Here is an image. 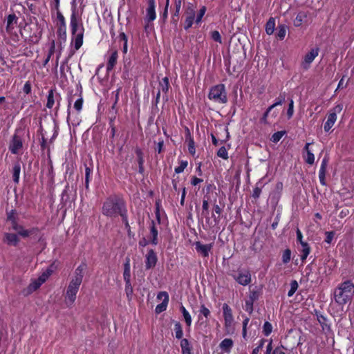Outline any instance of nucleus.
Listing matches in <instances>:
<instances>
[{
  "instance_id": "f257e3e1",
  "label": "nucleus",
  "mask_w": 354,
  "mask_h": 354,
  "mask_svg": "<svg viewBox=\"0 0 354 354\" xmlns=\"http://www.w3.org/2000/svg\"><path fill=\"white\" fill-rule=\"evenodd\" d=\"M127 209L123 198L119 195L113 194L107 197L102 204V213L103 215L115 218Z\"/></svg>"
},
{
  "instance_id": "f03ea898",
  "label": "nucleus",
  "mask_w": 354,
  "mask_h": 354,
  "mask_svg": "<svg viewBox=\"0 0 354 354\" xmlns=\"http://www.w3.org/2000/svg\"><path fill=\"white\" fill-rule=\"evenodd\" d=\"M208 98L218 104H226L227 102V92L223 84H218L210 88Z\"/></svg>"
},
{
  "instance_id": "7ed1b4c3",
  "label": "nucleus",
  "mask_w": 354,
  "mask_h": 354,
  "mask_svg": "<svg viewBox=\"0 0 354 354\" xmlns=\"http://www.w3.org/2000/svg\"><path fill=\"white\" fill-rule=\"evenodd\" d=\"M22 130L21 129H17L14 135L12 137L9 145V150L12 154H17L19 152V150L23 147V139Z\"/></svg>"
},
{
  "instance_id": "20e7f679",
  "label": "nucleus",
  "mask_w": 354,
  "mask_h": 354,
  "mask_svg": "<svg viewBox=\"0 0 354 354\" xmlns=\"http://www.w3.org/2000/svg\"><path fill=\"white\" fill-rule=\"evenodd\" d=\"M343 109V105L337 104L327 115V120L324 123V129L325 132H329L337 120V114L339 113Z\"/></svg>"
},
{
  "instance_id": "39448f33",
  "label": "nucleus",
  "mask_w": 354,
  "mask_h": 354,
  "mask_svg": "<svg viewBox=\"0 0 354 354\" xmlns=\"http://www.w3.org/2000/svg\"><path fill=\"white\" fill-rule=\"evenodd\" d=\"M80 285L81 283L70 281L65 295V302L68 306H71L75 302Z\"/></svg>"
},
{
  "instance_id": "423d86ee",
  "label": "nucleus",
  "mask_w": 354,
  "mask_h": 354,
  "mask_svg": "<svg viewBox=\"0 0 354 354\" xmlns=\"http://www.w3.org/2000/svg\"><path fill=\"white\" fill-rule=\"evenodd\" d=\"M234 280L242 286H247L251 282V274L248 270H239L237 274H234Z\"/></svg>"
},
{
  "instance_id": "0eeeda50",
  "label": "nucleus",
  "mask_w": 354,
  "mask_h": 354,
  "mask_svg": "<svg viewBox=\"0 0 354 354\" xmlns=\"http://www.w3.org/2000/svg\"><path fill=\"white\" fill-rule=\"evenodd\" d=\"M158 261V257L153 249H149L145 256V269L150 270L154 268Z\"/></svg>"
},
{
  "instance_id": "6e6552de",
  "label": "nucleus",
  "mask_w": 354,
  "mask_h": 354,
  "mask_svg": "<svg viewBox=\"0 0 354 354\" xmlns=\"http://www.w3.org/2000/svg\"><path fill=\"white\" fill-rule=\"evenodd\" d=\"M162 297H164L162 301L157 305L155 309L156 313L158 314L166 310L169 303V295L167 292L162 291L158 294L157 298L158 299H161Z\"/></svg>"
},
{
  "instance_id": "1a4fd4ad",
  "label": "nucleus",
  "mask_w": 354,
  "mask_h": 354,
  "mask_svg": "<svg viewBox=\"0 0 354 354\" xmlns=\"http://www.w3.org/2000/svg\"><path fill=\"white\" fill-rule=\"evenodd\" d=\"M319 48H313L308 52L304 58L302 62V67L304 69H308L310 65V64L313 62L315 58L318 55L319 53Z\"/></svg>"
},
{
  "instance_id": "9d476101",
  "label": "nucleus",
  "mask_w": 354,
  "mask_h": 354,
  "mask_svg": "<svg viewBox=\"0 0 354 354\" xmlns=\"http://www.w3.org/2000/svg\"><path fill=\"white\" fill-rule=\"evenodd\" d=\"M335 301L339 304L344 306L351 299V295H348L342 290L337 288L334 292Z\"/></svg>"
},
{
  "instance_id": "9b49d317",
  "label": "nucleus",
  "mask_w": 354,
  "mask_h": 354,
  "mask_svg": "<svg viewBox=\"0 0 354 354\" xmlns=\"http://www.w3.org/2000/svg\"><path fill=\"white\" fill-rule=\"evenodd\" d=\"M259 294L257 291H250L249 298L245 301V305L244 309L249 314H252L253 312V304L259 299Z\"/></svg>"
},
{
  "instance_id": "f8f14e48",
  "label": "nucleus",
  "mask_w": 354,
  "mask_h": 354,
  "mask_svg": "<svg viewBox=\"0 0 354 354\" xmlns=\"http://www.w3.org/2000/svg\"><path fill=\"white\" fill-rule=\"evenodd\" d=\"M156 1L155 0H148V7L147 8V15L145 21L148 22L153 21L156 18Z\"/></svg>"
},
{
  "instance_id": "ddd939ff",
  "label": "nucleus",
  "mask_w": 354,
  "mask_h": 354,
  "mask_svg": "<svg viewBox=\"0 0 354 354\" xmlns=\"http://www.w3.org/2000/svg\"><path fill=\"white\" fill-rule=\"evenodd\" d=\"M212 248V244H203L200 241L195 243V249L196 252L201 254L203 257H207L209 256V252Z\"/></svg>"
},
{
  "instance_id": "4468645a",
  "label": "nucleus",
  "mask_w": 354,
  "mask_h": 354,
  "mask_svg": "<svg viewBox=\"0 0 354 354\" xmlns=\"http://www.w3.org/2000/svg\"><path fill=\"white\" fill-rule=\"evenodd\" d=\"M39 229L37 227H33L30 229L26 230L24 228L21 233V236L23 238H27L28 236H32L37 239V241H40L41 237L39 236Z\"/></svg>"
},
{
  "instance_id": "2eb2a0df",
  "label": "nucleus",
  "mask_w": 354,
  "mask_h": 354,
  "mask_svg": "<svg viewBox=\"0 0 354 354\" xmlns=\"http://www.w3.org/2000/svg\"><path fill=\"white\" fill-rule=\"evenodd\" d=\"M149 230H150L151 243L153 245H156L158 243V229L156 227L154 221H151Z\"/></svg>"
},
{
  "instance_id": "dca6fc26",
  "label": "nucleus",
  "mask_w": 354,
  "mask_h": 354,
  "mask_svg": "<svg viewBox=\"0 0 354 354\" xmlns=\"http://www.w3.org/2000/svg\"><path fill=\"white\" fill-rule=\"evenodd\" d=\"M84 28L82 24L80 25V31L74 35V47L75 50H78L82 46Z\"/></svg>"
},
{
  "instance_id": "f3484780",
  "label": "nucleus",
  "mask_w": 354,
  "mask_h": 354,
  "mask_svg": "<svg viewBox=\"0 0 354 354\" xmlns=\"http://www.w3.org/2000/svg\"><path fill=\"white\" fill-rule=\"evenodd\" d=\"M86 268V265L84 263L80 264L75 270V276L72 279L71 281L82 283L83 277H84V270Z\"/></svg>"
},
{
  "instance_id": "a211bd4d",
  "label": "nucleus",
  "mask_w": 354,
  "mask_h": 354,
  "mask_svg": "<svg viewBox=\"0 0 354 354\" xmlns=\"http://www.w3.org/2000/svg\"><path fill=\"white\" fill-rule=\"evenodd\" d=\"M337 288L351 295L352 292H354V284L351 281L347 280L341 283Z\"/></svg>"
},
{
  "instance_id": "6ab92c4d",
  "label": "nucleus",
  "mask_w": 354,
  "mask_h": 354,
  "mask_svg": "<svg viewBox=\"0 0 354 354\" xmlns=\"http://www.w3.org/2000/svg\"><path fill=\"white\" fill-rule=\"evenodd\" d=\"M70 25L71 27L72 35H75L80 31V26L78 25V21L75 10L73 11L71 16Z\"/></svg>"
},
{
  "instance_id": "aec40b11",
  "label": "nucleus",
  "mask_w": 354,
  "mask_h": 354,
  "mask_svg": "<svg viewBox=\"0 0 354 354\" xmlns=\"http://www.w3.org/2000/svg\"><path fill=\"white\" fill-rule=\"evenodd\" d=\"M223 313L225 324H231L233 321V315L231 308L227 304L223 305Z\"/></svg>"
},
{
  "instance_id": "412c9836",
  "label": "nucleus",
  "mask_w": 354,
  "mask_h": 354,
  "mask_svg": "<svg viewBox=\"0 0 354 354\" xmlns=\"http://www.w3.org/2000/svg\"><path fill=\"white\" fill-rule=\"evenodd\" d=\"M118 57V51L117 50L113 51L111 56L109 58V60H108V62L106 64V71L107 72H110L113 70V68H114V66H115V64L117 63Z\"/></svg>"
},
{
  "instance_id": "4be33fe9",
  "label": "nucleus",
  "mask_w": 354,
  "mask_h": 354,
  "mask_svg": "<svg viewBox=\"0 0 354 354\" xmlns=\"http://www.w3.org/2000/svg\"><path fill=\"white\" fill-rule=\"evenodd\" d=\"M5 241L10 245L17 246L19 242L17 234L14 233H6Z\"/></svg>"
},
{
  "instance_id": "5701e85b",
  "label": "nucleus",
  "mask_w": 354,
  "mask_h": 354,
  "mask_svg": "<svg viewBox=\"0 0 354 354\" xmlns=\"http://www.w3.org/2000/svg\"><path fill=\"white\" fill-rule=\"evenodd\" d=\"M180 347L182 350V354H192V346L187 339H181Z\"/></svg>"
},
{
  "instance_id": "b1692460",
  "label": "nucleus",
  "mask_w": 354,
  "mask_h": 354,
  "mask_svg": "<svg viewBox=\"0 0 354 354\" xmlns=\"http://www.w3.org/2000/svg\"><path fill=\"white\" fill-rule=\"evenodd\" d=\"M186 139L188 141V151L192 155H194L196 150L194 146V138L191 136L190 131L188 128L186 129Z\"/></svg>"
},
{
  "instance_id": "393cba45",
  "label": "nucleus",
  "mask_w": 354,
  "mask_h": 354,
  "mask_svg": "<svg viewBox=\"0 0 354 354\" xmlns=\"http://www.w3.org/2000/svg\"><path fill=\"white\" fill-rule=\"evenodd\" d=\"M311 143L307 142L304 148V150L306 151V157L305 161L309 165H313L315 162V156L309 149V146Z\"/></svg>"
},
{
  "instance_id": "a878e982",
  "label": "nucleus",
  "mask_w": 354,
  "mask_h": 354,
  "mask_svg": "<svg viewBox=\"0 0 354 354\" xmlns=\"http://www.w3.org/2000/svg\"><path fill=\"white\" fill-rule=\"evenodd\" d=\"M180 310L183 314L187 326L189 329L192 322V317L189 313L186 310V308L183 304H181L180 306Z\"/></svg>"
},
{
  "instance_id": "bb28decb",
  "label": "nucleus",
  "mask_w": 354,
  "mask_h": 354,
  "mask_svg": "<svg viewBox=\"0 0 354 354\" xmlns=\"http://www.w3.org/2000/svg\"><path fill=\"white\" fill-rule=\"evenodd\" d=\"M123 277L124 280L131 279V266L129 257L125 258V262L124 263Z\"/></svg>"
},
{
  "instance_id": "cd10ccee",
  "label": "nucleus",
  "mask_w": 354,
  "mask_h": 354,
  "mask_svg": "<svg viewBox=\"0 0 354 354\" xmlns=\"http://www.w3.org/2000/svg\"><path fill=\"white\" fill-rule=\"evenodd\" d=\"M17 17L15 14H10L7 17V24H6V31L10 32L13 29L12 25L14 24H17Z\"/></svg>"
},
{
  "instance_id": "c85d7f7f",
  "label": "nucleus",
  "mask_w": 354,
  "mask_h": 354,
  "mask_svg": "<svg viewBox=\"0 0 354 354\" xmlns=\"http://www.w3.org/2000/svg\"><path fill=\"white\" fill-rule=\"evenodd\" d=\"M219 346L222 350L229 353L233 346V341L232 339L225 338L220 343Z\"/></svg>"
},
{
  "instance_id": "c756f323",
  "label": "nucleus",
  "mask_w": 354,
  "mask_h": 354,
  "mask_svg": "<svg viewBox=\"0 0 354 354\" xmlns=\"http://www.w3.org/2000/svg\"><path fill=\"white\" fill-rule=\"evenodd\" d=\"M55 91L54 89H50L48 91V95H47V103H46V107L48 109H52L53 106L55 104Z\"/></svg>"
},
{
  "instance_id": "7c9ffc66",
  "label": "nucleus",
  "mask_w": 354,
  "mask_h": 354,
  "mask_svg": "<svg viewBox=\"0 0 354 354\" xmlns=\"http://www.w3.org/2000/svg\"><path fill=\"white\" fill-rule=\"evenodd\" d=\"M20 171H21L20 164L19 162H15L12 167V179L15 183H19Z\"/></svg>"
},
{
  "instance_id": "2f4dec72",
  "label": "nucleus",
  "mask_w": 354,
  "mask_h": 354,
  "mask_svg": "<svg viewBox=\"0 0 354 354\" xmlns=\"http://www.w3.org/2000/svg\"><path fill=\"white\" fill-rule=\"evenodd\" d=\"M266 32L268 35H272L275 29V19L270 17L266 24Z\"/></svg>"
},
{
  "instance_id": "473e14b6",
  "label": "nucleus",
  "mask_w": 354,
  "mask_h": 354,
  "mask_svg": "<svg viewBox=\"0 0 354 354\" xmlns=\"http://www.w3.org/2000/svg\"><path fill=\"white\" fill-rule=\"evenodd\" d=\"M206 196H205L203 200V205H202V214L205 216L206 218L207 223L209 221V203H208V198L206 199Z\"/></svg>"
},
{
  "instance_id": "72a5a7b5",
  "label": "nucleus",
  "mask_w": 354,
  "mask_h": 354,
  "mask_svg": "<svg viewBox=\"0 0 354 354\" xmlns=\"http://www.w3.org/2000/svg\"><path fill=\"white\" fill-rule=\"evenodd\" d=\"M306 18H307L306 12H305L304 11L299 12L297 14L296 18L294 19V21H293L294 26L296 27L300 26L302 24L303 21Z\"/></svg>"
},
{
  "instance_id": "f704fd0d",
  "label": "nucleus",
  "mask_w": 354,
  "mask_h": 354,
  "mask_svg": "<svg viewBox=\"0 0 354 354\" xmlns=\"http://www.w3.org/2000/svg\"><path fill=\"white\" fill-rule=\"evenodd\" d=\"M301 247H302V249H301V260L302 261H304L310 252V247L308 245V243L306 242L301 243Z\"/></svg>"
},
{
  "instance_id": "c9c22d12",
  "label": "nucleus",
  "mask_w": 354,
  "mask_h": 354,
  "mask_svg": "<svg viewBox=\"0 0 354 354\" xmlns=\"http://www.w3.org/2000/svg\"><path fill=\"white\" fill-rule=\"evenodd\" d=\"M316 315H317V321L320 324L322 329L323 330L330 329V326L327 324L326 317L322 314H319L317 312H316Z\"/></svg>"
},
{
  "instance_id": "e433bc0d",
  "label": "nucleus",
  "mask_w": 354,
  "mask_h": 354,
  "mask_svg": "<svg viewBox=\"0 0 354 354\" xmlns=\"http://www.w3.org/2000/svg\"><path fill=\"white\" fill-rule=\"evenodd\" d=\"M175 337L178 339H183V332L181 324L179 322L174 323Z\"/></svg>"
},
{
  "instance_id": "4c0bfd02",
  "label": "nucleus",
  "mask_w": 354,
  "mask_h": 354,
  "mask_svg": "<svg viewBox=\"0 0 354 354\" xmlns=\"http://www.w3.org/2000/svg\"><path fill=\"white\" fill-rule=\"evenodd\" d=\"M85 166V188L86 189H88L89 182H90V176L93 173V169L88 167L86 164Z\"/></svg>"
},
{
  "instance_id": "58836bf2",
  "label": "nucleus",
  "mask_w": 354,
  "mask_h": 354,
  "mask_svg": "<svg viewBox=\"0 0 354 354\" xmlns=\"http://www.w3.org/2000/svg\"><path fill=\"white\" fill-rule=\"evenodd\" d=\"M263 185L261 182H259L256 184L255 187L253 189V192L252 194V197L254 198L255 200H257L261 194Z\"/></svg>"
},
{
  "instance_id": "ea45409f",
  "label": "nucleus",
  "mask_w": 354,
  "mask_h": 354,
  "mask_svg": "<svg viewBox=\"0 0 354 354\" xmlns=\"http://www.w3.org/2000/svg\"><path fill=\"white\" fill-rule=\"evenodd\" d=\"M287 26L284 24H279L277 28V36L280 40H283L286 36Z\"/></svg>"
},
{
  "instance_id": "a19ab883",
  "label": "nucleus",
  "mask_w": 354,
  "mask_h": 354,
  "mask_svg": "<svg viewBox=\"0 0 354 354\" xmlns=\"http://www.w3.org/2000/svg\"><path fill=\"white\" fill-rule=\"evenodd\" d=\"M42 283L37 279L32 281L28 286V292L31 293L37 290Z\"/></svg>"
},
{
  "instance_id": "79ce46f5",
  "label": "nucleus",
  "mask_w": 354,
  "mask_h": 354,
  "mask_svg": "<svg viewBox=\"0 0 354 354\" xmlns=\"http://www.w3.org/2000/svg\"><path fill=\"white\" fill-rule=\"evenodd\" d=\"M159 86L160 88L159 90L162 91L164 93H167L169 91V84L168 77H165L162 78V81L160 82Z\"/></svg>"
},
{
  "instance_id": "37998d69",
  "label": "nucleus",
  "mask_w": 354,
  "mask_h": 354,
  "mask_svg": "<svg viewBox=\"0 0 354 354\" xmlns=\"http://www.w3.org/2000/svg\"><path fill=\"white\" fill-rule=\"evenodd\" d=\"M214 211L216 214H217L218 216L216 217L215 216V214L213 213L212 216L214 218V221L215 222V223H218L219 221H220V214L222 213V209L221 207L217 205V204H214Z\"/></svg>"
},
{
  "instance_id": "c03bdc74",
  "label": "nucleus",
  "mask_w": 354,
  "mask_h": 354,
  "mask_svg": "<svg viewBox=\"0 0 354 354\" xmlns=\"http://www.w3.org/2000/svg\"><path fill=\"white\" fill-rule=\"evenodd\" d=\"M135 151H136V154L137 156V160H138V166L144 165V162H145L144 153H143L142 149L137 147Z\"/></svg>"
},
{
  "instance_id": "a18cd8bd",
  "label": "nucleus",
  "mask_w": 354,
  "mask_h": 354,
  "mask_svg": "<svg viewBox=\"0 0 354 354\" xmlns=\"http://www.w3.org/2000/svg\"><path fill=\"white\" fill-rule=\"evenodd\" d=\"M285 133V131H277L272 134L270 140L274 143H277L281 139V138Z\"/></svg>"
},
{
  "instance_id": "49530a36",
  "label": "nucleus",
  "mask_w": 354,
  "mask_h": 354,
  "mask_svg": "<svg viewBox=\"0 0 354 354\" xmlns=\"http://www.w3.org/2000/svg\"><path fill=\"white\" fill-rule=\"evenodd\" d=\"M285 102V94L281 93L279 96L275 100V102L270 106V109H273L274 107L281 105Z\"/></svg>"
},
{
  "instance_id": "de8ad7c7",
  "label": "nucleus",
  "mask_w": 354,
  "mask_h": 354,
  "mask_svg": "<svg viewBox=\"0 0 354 354\" xmlns=\"http://www.w3.org/2000/svg\"><path fill=\"white\" fill-rule=\"evenodd\" d=\"M299 287L298 283L296 280H292L290 282V289L288 292V296L292 297L297 291Z\"/></svg>"
},
{
  "instance_id": "09e8293b",
  "label": "nucleus",
  "mask_w": 354,
  "mask_h": 354,
  "mask_svg": "<svg viewBox=\"0 0 354 354\" xmlns=\"http://www.w3.org/2000/svg\"><path fill=\"white\" fill-rule=\"evenodd\" d=\"M125 292L128 298H130L133 294V287L131 283V279L124 280Z\"/></svg>"
},
{
  "instance_id": "8fccbe9b",
  "label": "nucleus",
  "mask_w": 354,
  "mask_h": 354,
  "mask_svg": "<svg viewBox=\"0 0 354 354\" xmlns=\"http://www.w3.org/2000/svg\"><path fill=\"white\" fill-rule=\"evenodd\" d=\"M57 19L60 24L59 30H62V28H64V29L65 30L66 29L65 18L59 10H57Z\"/></svg>"
},
{
  "instance_id": "3c124183",
  "label": "nucleus",
  "mask_w": 354,
  "mask_h": 354,
  "mask_svg": "<svg viewBox=\"0 0 354 354\" xmlns=\"http://www.w3.org/2000/svg\"><path fill=\"white\" fill-rule=\"evenodd\" d=\"M217 156L224 160H227L229 158L227 151L224 146L219 148L217 151Z\"/></svg>"
},
{
  "instance_id": "603ef678",
  "label": "nucleus",
  "mask_w": 354,
  "mask_h": 354,
  "mask_svg": "<svg viewBox=\"0 0 354 354\" xmlns=\"http://www.w3.org/2000/svg\"><path fill=\"white\" fill-rule=\"evenodd\" d=\"M272 331V326L269 322H266L263 326V333L266 336H268Z\"/></svg>"
},
{
  "instance_id": "864d4df0",
  "label": "nucleus",
  "mask_w": 354,
  "mask_h": 354,
  "mask_svg": "<svg viewBox=\"0 0 354 354\" xmlns=\"http://www.w3.org/2000/svg\"><path fill=\"white\" fill-rule=\"evenodd\" d=\"M291 259V250L290 249H286L282 254V261L283 263H288Z\"/></svg>"
},
{
  "instance_id": "5fc2aeb1",
  "label": "nucleus",
  "mask_w": 354,
  "mask_h": 354,
  "mask_svg": "<svg viewBox=\"0 0 354 354\" xmlns=\"http://www.w3.org/2000/svg\"><path fill=\"white\" fill-rule=\"evenodd\" d=\"M194 18H195L194 16H190V15H187V17L185 20V25H184V28L185 30H188L189 28L192 27V26L194 23Z\"/></svg>"
},
{
  "instance_id": "6e6d98bb",
  "label": "nucleus",
  "mask_w": 354,
  "mask_h": 354,
  "mask_svg": "<svg viewBox=\"0 0 354 354\" xmlns=\"http://www.w3.org/2000/svg\"><path fill=\"white\" fill-rule=\"evenodd\" d=\"M69 189H70L69 185H67L62 193L61 200H62V202L64 203H66L69 200V195H68Z\"/></svg>"
},
{
  "instance_id": "4d7b16f0",
  "label": "nucleus",
  "mask_w": 354,
  "mask_h": 354,
  "mask_svg": "<svg viewBox=\"0 0 354 354\" xmlns=\"http://www.w3.org/2000/svg\"><path fill=\"white\" fill-rule=\"evenodd\" d=\"M11 224L12 230L16 231L18 235L21 236V233L24 230V227L21 225H19L17 220L12 221V223Z\"/></svg>"
},
{
  "instance_id": "13d9d810",
  "label": "nucleus",
  "mask_w": 354,
  "mask_h": 354,
  "mask_svg": "<svg viewBox=\"0 0 354 354\" xmlns=\"http://www.w3.org/2000/svg\"><path fill=\"white\" fill-rule=\"evenodd\" d=\"M211 38L219 44H222V38L218 30H213L211 32Z\"/></svg>"
},
{
  "instance_id": "bf43d9fd",
  "label": "nucleus",
  "mask_w": 354,
  "mask_h": 354,
  "mask_svg": "<svg viewBox=\"0 0 354 354\" xmlns=\"http://www.w3.org/2000/svg\"><path fill=\"white\" fill-rule=\"evenodd\" d=\"M188 162L187 160H181L180 162V165L175 168V172L176 174L182 173L184 169L187 167Z\"/></svg>"
},
{
  "instance_id": "052dcab7",
  "label": "nucleus",
  "mask_w": 354,
  "mask_h": 354,
  "mask_svg": "<svg viewBox=\"0 0 354 354\" xmlns=\"http://www.w3.org/2000/svg\"><path fill=\"white\" fill-rule=\"evenodd\" d=\"M180 11L174 10V12L171 15V23L174 24V27L176 28L178 21L179 19Z\"/></svg>"
},
{
  "instance_id": "680f3d73",
  "label": "nucleus",
  "mask_w": 354,
  "mask_h": 354,
  "mask_svg": "<svg viewBox=\"0 0 354 354\" xmlns=\"http://www.w3.org/2000/svg\"><path fill=\"white\" fill-rule=\"evenodd\" d=\"M250 321V318L246 317L243 321V329H242V335L243 337L246 339H247V326Z\"/></svg>"
},
{
  "instance_id": "e2e57ef3",
  "label": "nucleus",
  "mask_w": 354,
  "mask_h": 354,
  "mask_svg": "<svg viewBox=\"0 0 354 354\" xmlns=\"http://www.w3.org/2000/svg\"><path fill=\"white\" fill-rule=\"evenodd\" d=\"M293 113H294V102L291 99L290 100V102H289V104H288V110H287L288 118L290 119L292 117Z\"/></svg>"
},
{
  "instance_id": "0e129e2a",
  "label": "nucleus",
  "mask_w": 354,
  "mask_h": 354,
  "mask_svg": "<svg viewBox=\"0 0 354 354\" xmlns=\"http://www.w3.org/2000/svg\"><path fill=\"white\" fill-rule=\"evenodd\" d=\"M326 239L325 242L328 244H330L335 236V232L333 231H327L325 232Z\"/></svg>"
},
{
  "instance_id": "69168bd1",
  "label": "nucleus",
  "mask_w": 354,
  "mask_h": 354,
  "mask_svg": "<svg viewBox=\"0 0 354 354\" xmlns=\"http://www.w3.org/2000/svg\"><path fill=\"white\" fill-rule=\"evenodd\" d=\"M205 12H206V7L205 6H203L200 9V10H199V12H198V15L196 16V24H199L201 21V19L203 17Z\"/></svg>"
},
{
  "instance_id": "338daca9",
  "label": "nucleus",
  "mask_w": 354,
  "mask_h": 354,
  "mask_svg": "<svg viewBox=\"0 0 354 354\" xmlns=\"http://www.w3.org/2000/svg\"><path fill=\"white\" fill-rule=\"evenodd\" d=\"M120 216L122 218V221L124 224L125 228L129 229V227H130V225H129V221H128L127 209Z\"/></svg>"
},
{
  "instance_id": "774afa93",
  "label": "nucleus",
  "mask_w": 354,
  "mask_h": 354,
  "mask_svg": "<svg viewBox=\"0 0 354 354\" xmlns=\"http://www.w3.org/2000/svg\"><path fill=\"white\" fill-rule=\"evenodd\" d=\"M82 105H83V99L82 97H80L78 98L75 102V104H74V108L77 111H80L82 109Z\"/></svg>"
}]
</instances>
